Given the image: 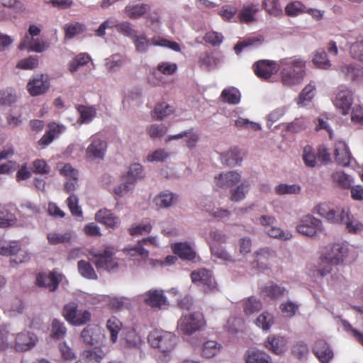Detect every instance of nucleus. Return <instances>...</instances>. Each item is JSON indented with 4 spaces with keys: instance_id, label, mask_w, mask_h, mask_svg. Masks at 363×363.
Returning <instances> with one entry per match:
<instances>
[{
    "instance_id": "nucleus-1",
    "label": "nucleus",
    "mask_w": 363,
    "mask_h": 363,
    "mask_svg": "<svg viewBox=\"0 0 363 363\" xmlns=\"http://www.w3.org/2000/svg\"><path fill=\"white\" fill-rule=\"evenodd\" d=\"M281 79L284 85L299 84L305 74V62L301 59L285 58L280 60Z\"/></svg>"
},
{
    "instance_id": "nucleus-2",
    "label": "nucleus",
    "mask_w": 363,
    "mask_h": 363,
    "mask_svg": "<svg viewBox=\"0 0 363 363\" xmlns=\"http://www.w3.org/2000/svg\"><path fill=\"white\" fill-rule=\"evenodd\" d=\"M132 41L135 45L136 52L140 53L146 52L150 45L168 48L176 52H179L181 50L180 45L177 42L170 41L160 36H154L149 40L143 33L140 35H138L137 33L132 39Z\"/></svg>"
},
{
    "instance_id": "nucleus-3",
    "label": "nucleus",
    "mask_w": 363,
    "mask_h": 363,
    "mask_svg": "<svg viewBox=\"0 0 363 363\" xmlns=\"http://www.w3.org/2000/svg\"><path fill=\"white\" fill-rule=\"evenodd\" d=\"M347 248L342 244H335L323 255L319 263L318 272L321 276L330 272L331 266L337 265L343 261Z\"/></svg>"
},
{
    "instance_id": "nucleus-4",
    "label": "nucleus",
    "mask_w": 363,
    "mask_h": 363,
    "mask_svg": "<svg viewBox=\"0 0 363 363\" xmlns=\"http://www.w3.org/2000/svg\"><path fill=\"white\" fill-rule=\"evenodd\" d=\"M90 254L93 257L92 262L98 269H102L109 272L118 271L120 264L113 247H104L102 252L91 250Z\"/></svg>"
},
{
    "instance_id": "nucleus-5",
    "label": "nucleus",
    "mask_w": 363,
    "mask_h": 363,
    "mask_svg": "<svg viewBox=\"0 0 363 363\" xmlns=\"http://www.w3.org/2000/svg\"><path fill=\"white\" fill-rule=\"evenodd\" d=\"M148 341L152 347L167 355L174 348L177 337L170 332L155 330L149 334Z\"/></svg>"
},
{
    "instance_id": "nucleus-6",
    "label": "nucleus",
    "mask_w": 363,
    "mask_h": 363,
    "mask_svg": "<svg viewBox=\"0 0 363 363\" xmlns=\"http://www.w3.org/2000/svg\"><path fill=\"white\" fill-rule=\"evenodd\" d=\"M204 325L203 314L194 312L189 315H183L178 321L177 329L184 335H192L199 330Z\"/></svg>"
},
{
    "instance_id": "nucleus-7",
    "label": "nucleus",
    "mask_w": 363,
    "mask_h": 363,
    "mask_svg": "<svg viewBox=\"0 0 363 363\" xmlns=\"http://www.w3.org/2000/svg\"><path fill=\"white\" fill-rule=\"evenodd\" d=\"M63 315L68 322L74 325H84L91 318V314L89 311L78 309V305L74 302L65 306Z\"/></svg>"
},
{
    "instance_id": "nucleus-8",
    "label": "nucleus",
    "mask_w": 363,
    "mask_h": 363,
    "mask_svg": "<svg viewBox=\"0 0 363 363\" xmlns=\"http://www.w3.org/2000/svg\"><path fill=\"white\" fill-rule=\"evenodd\" d=\"M255 74L262 80H268L280 69V62L270 60H259L252 65Z\"/></svg>"
},
{
    "instance_id": "nucleus-9",
    "label": "nucleus",
    "mask_w": 363,
    "mask_h": 363,
    "mask_svg": "<svg viewBox=\"0 0 363 363\" xmlns=\"http://www.w3.org/2000/svg\"><path fill=\"white\" fill-rule=\"evenodd\" d=\"M192 282L203 288L205 292L217 290V283L211 271L200 269L191 273Z\"/></svg>"
},
{
    "instance_id": "nucleus-10",
    "label": "nucleus",
    "mask_w": 363,
    "mask_h": 363,
    "mask_svg": "<svg viewBox=\"0 0 363 363\" xmlns=\"http://www.w3.org/2000/svg\"><path fill=\"white\" fill-rule=\"evenodd\" d=\"M81 338L88 345H101L105 340L104 330L98 325H89L81 333Z\"/></svg>"
},
{
    "instance_id": "nucleus-11",
    "label": "nucleus",
    "mask_w": 363,
    "mask_h": 363,
    "mask_svg": "<svg viewBox=\"0 0 363 363\" xmlns=\"http://www.w3.org/2000/svg\"><path fill=\"white\" fill-rule=\"evenodd\" d=\"M276 257L274 250L268 247L260 248L255 251L253 255V261L251 266L253 269L264 270L269 268L271 261Z\"/></svg>"
},
{
    "instance_id": "nucleus-12",
    "label": "nucleus",
    "mask_w": 363,
    "mask_h": 363,
    "mask_svg": "<svg viewBox=\"0 0 363 363\" xmlns=\"http://www.w3.org/2000/svg\"><path fill=\"white\" fill-rule=\"evenodd\" d=\"M155 245L156 240L155 238H147L140 240L137 245L134 247L126 249L127 255L130 257V261L137 262L139 264L140 262L145 261L148 256L149 252L142 247V245Z\"/></svg>"
},
{
    "instance_id": "nucleus-13",
    "label": "nucleus",
    "mask_w": 363,
    "mask_h": 363,
    "mask_svg": "<svg viewBox=\"0 0 363 363\" xmlns=\"http://www.w3.org/2000/svg\"><path fill=\"white\" fill-rule=\"evenodd\" d=\"M335 106L341 111L342 115H347L353 103V92L348 88L341 87L333 99Z\"/></svg>"
},
{
    "instance_id": "nucleus-14",
    "label": "nucleus",
    "mask_w": 363,
    "mask_h": 363,
    "mask_svg": "<svg viewBox=\"0 0 363 363\" xmlns=\"http://www.w3.org/2000/svg\"><path fill=\"white\" fill-rule=\"evenodd\" d=\"M107 143L98 136L91 138V143L86 150V156L90 160H103L106 152Z\"/></svg>"
},
{
    "instance_id": "nucleus-15",
    "label": "nucleus",
    "mask_w": 363,
    "mask_h": 363,
    "mask_svg": "<svg viewBox=\"0 0 363 363\" xmlns=\"http://www.w3.org/2000/svg\"><path fill=\"white\" fill-rule=\"evenodd\" d=\"M62 279V275L55 272L49 273L39 274L36 279V284L41 287L46 288L50 291L57 289L60 281Z\"/></svg>"
},
{
    "instance_id": "nucleus-16",
    "label": "nucleus",
    "mask_w": 363,
    "mask_h": 363,
    "mask_svg": "<svg viewBox=\"0 0 363 363\" xmlns=\"http://www.w3.org/2000/svg\"><path fill=\"white\" fill-rule=\"evenodd\" d=\"M37 340L36 335L33 333L29 332L18 333L16 337L15 348L17 351H27L35 345Z\"/></svg>"
},
{
    "instance_id": "nucleus-17",
    "label": "nucleus",
    "mask_w": 363,
    "mask_h": 363,
    "mask_svg": "<svg viewBox=\"0 0 363 363\" xmlns=\"http://www.w3.org/2000/svg\"><path fill=\"white\" fill-rule=\"evenodd\" d=\"M241 179L240 174L235 171L220 173L215 177L217 186L223 189H228L235 186Z\"/></svg>"
},
{
    "instance_id": "nucleus-18",
    "label": "nucleus",
    "mask_w": 363,
    "mask_h": 363,
    "mask_svg": "<svg viewBox=\"0 0 363 363\" xmlns=\"http://www.w3.org/2000/svg\"><path fill=\"white\" fill-rule=\"evenodd\" d=\"M144 301L152 308H161L167 303L162 291L152 289L143 295Z\"/></svg>"
},
{
    "instance_id": "nucleus-19",
    "label": "nucleus",
    "mask_w": 363,
    "mask_h": 363,
    "mask_svg": "<svg viewBox=\"0 0 363 363\" xmlns=\"http://www.w3.org/2000/svg\"><path fill=\"white\" fill-rule=\"evenodd\" d=\"M48 48V45L42 39L30 38L26 35L18 45L20 50L29 48L32 51L42 52Z\"/></svg>"
},
{
    "instance_id": "nucleus-20",
    "label": "nucleus",
    "mask_w": 363,
    "mask_h": 363,
    "mask_svg": "<svg viewBox=\"0 0 363 363\" xmlns=\"http://www.w3.org/2000/svg\"><path fill=\"white\" fill-rule=\"evenodd\" d=\"M184 137L186 138L185 140L186 145L191 150L196 147L200 139V135L197 132L194 131V128H191L189 130L182 131L179 134L169 135L167 141L179 140Z\"/></svg>"
},
{
    "instance_id": "nucleus-21",
    "label": "nucleus",
    "mask_w": 363,
    "mask_h": 363,
    "mask_svg": "<svg viewBox=\"0 0 363 363\" xmlns=\"http://www.w3.org/2000/svg\"><path fill=\"white\" fill-rule=\"evenodd\" d=\"M351 153L345 143L340 141L335 146V158L339 164L348 166L351 161Z\"/></svg>"
},
{
    "instance_id": "nucleus-22",
    "label": "nucleus",
    "mask_w": 363,
    "mask_h": 363,
    "mask_svg": "<svg viewBox=\"0 0 363 363\" xmlns=\"http://www.w3.org/2000/svg\"><path fill=\"white\" fill-rule=\"evenodd\" d=\"M286 342L283 337L270 335L264 342L265 347L276 354H281L286 351Z\"/></svg>"
},
{
    "instance_id": "nucleus-23",
    "label": "nucleus",
    "mask_w": 363,
    "mask_h": 363,
    "mask_svg": "<svg viewBox=\"0 0 363 363\" xmlns=\"http://www.w3.org/2000/svg\"><path fill=\"white\" fill-rule=\"evenodd\" d=\"M95 219L106 227H115L119 223V218L106 208L99 210L95 215Z\"/></svg>"
},
{
    "instance_id": "nucleus-24",
    "label": "nucleus",
    "mask_w": 363,
    "mask_h": 363,
    "mask_svg": "<svg viewBox=\"0 0 363 363\" xmlns=\"http://www.w3.org/2000/svg\"><path fill=\"white\" fill-rule=\"evenodd\" d=\"M258 5L250 3L245 4L238 13L239 20L242 23H249L255 21V16L258 11Z\"/></svg>"
},
{
    "instance_id": "nucleus-25",
    "label": "nucleus",
    "mask_w": 363,
    "mask_h": 363,
    "mask_svg": "<svg viewBox=\"0 0 363 363\" xmlns=\"http://www.w3.org/2000/svg\"><path fill=\"white\" fill-rule=\"evenodd\" d=\"M313 351L322 363H328L333 357V351L329 348L328 345L322 340H318L315 342Z\"/></svg>"
},
{
    "instance_id": "nucleus-26",
    "label": "nucleus",
    "mask_w": 363,
    "mask_h": 363,
    "mask_svg": "<svg viewBox=\"0 0 363 363\" xmlns=\"http://www.w3.org/2000/svg\"><path fill=\"white\" fill-rule=\"evenodd\" d=\"M332 216L331 220H327L331 224L343 225H345V227H354L348 212L344 209L338 208L333 209Z\"/></svg>"
},
{
    "instance_id": "nucleus-27",
    "label": "nucleus",
    "mask_w": 363,
    "mask_h": 363,
    "mask_svg": "<svg viewBox=\"0 0 363 363\" xmlns=\"http://www.w3.org/2000/svg\"><path fill=\"white\" fill-rule=\"evenodd\" d=\"M149 9L150 6L146 4H129L125 8V13L130 19H138L145 14Z\"/></svg>"
},
{
    "instance_id": "nucleus-28",
    "label": "nucleus",
    "mask_w": 363,
    "mask_h": 363,
    "mask_svg": "<svg viewBox=\"0 0 363 363\" xmlns=\"http://www.w3.org/2000/svg\"><path fill=\"white\" fill-rule=\"evenodd\" d=\"M123 177L128 184L134 185L138 180L142 179L145 177L142 165L138 163L131 164L127 174Z\"/></svg>"
},
{
    "instance_id": "nucleus-29",
    "label": "nucleus",
    "mask_w": 363,
    "mask_h": 363,
    "mask_svg": "<svg viewBox=\"0 0 363 363\" xmlns=\"http://www.w3.org/2000/svg\"><path fill=\"white\" fill-rule=\"evenodd\" d=\"M48 87V82L43 80L42 78L33 79L27 85L28 91L32 96H38L45 93Z\"/></svg>"
},
{
    "instance_id": "nucleus-30",
    "label": "nucleus",
    "mask_w": 363,
    "mask_h": 363,
    "mask_svg": "<svg viewBox=\"0 0 363 363\" xmlns=\"http://www.w3.org/2000/svg\"><path fill=\"white\" fill-rule=\"evenodd\" d=\"M174 252L183 259L192 261L196 258V252L187 243H176Z\"/></svg>"
},
{
    "instance_id": "nucleus-31",
    "label": "nucleus",
    "mask_w": 363,
    "mask_h": 363,
    "mask_svg": "<svg viewBox=\"0 0 363 363\" xmlns=\"http://www.w3.org/2000/svg\"><path fill=\"white\" fill-rule=\"evenodd\" d=\"M313 63L320 69H328L331 63L324 49L320 48L315 51L312 59Z\"/></svg>"
},
{
    "instance_id": "nucleus-32",
    "label": "nucleus",
    "mask_w": 363,
    "mask_h": 363,
    "mask_svg": "<svg viewBox=\"0 0 363 363\" xmlns=\"http://www.w3.org/2000/svg\"><path fill=\"white\" fill-rule=\"evenodd\" d=\"M177 200V197L168 191L161 192L154 199V202L160 208H168Z\"/></svg>"
},
{
    "instance_id": "nucleus-33",
    "label": "nucleus",
    "mask_w": 363,
    "mask_h": 363,
    "mask_svg": "<svg viewBox=\"0 0 363 363\" xmlns=\"http://www.w3.org/2000/svg\"><path fill=\"white\" fill-rule=\"evenodd\" d=\"M223 162L227 166H234L242 160L241 152L236 147L222 155Z\"/></svg>"
},
{
    "instance_id": "nucleus-34",
    "label": "nucleus",
    "mask_w": 363,
    "mask_h": 363,
    "mask_svg": "<svg viewBox=\"0 0 363 363\" xmlns=\"http://www.w3.org/2000/svg\"><path fill=\"white\" fill-rule=\"evenodd\" d=\"M310 123L309 120L306 117L295 118L292 122L287 123L286 130L292 133H296L305 130Z\"/></svg>"
},
{
    "instance_id": "nucleus-35",
    "label": "nucleus",
    "mask_w": 363,
    "mask_h": 363,
    "mask_svg": "<svg viewBox=\"0 0 363 363\" xmlns=\"http://www.w3.org/2000/svg\"><path fill=\"white\" fill-rule=\"evenodd\" d=\"M77 109L80 114L81 122L83 123H90L96 115V111L94 106L78 105Z\"/></svg>"
},
{
    "instance_id": "nucleus-36",
    "label": "nucleus",
    "mask_w": 363,
    "mask_h": 363,
    "mask_svg": "<svg viewBox=\"0 0 363 363\" xmlns=\"http://www.w3.org/2000/svg\"><path fill=\"white\" fill-rule=\"evenodd\" d=\"M246 363H271L269 356L262 350L248 352Z\"/></svg>"
},
{
    "instance_id": "nucleus-37",
    "label": "nucleus",
    "mask_w": 363,
    "mask_h": 363,
    "mask_svg": "<svg viewBox=\"0 0 363 363\" xmlns=\"http://www.w3.org/2000/svg\"><path fill=\"white\" fill-rule=\"evenodd\" d=\"M96 347L92 350H87L83 352L84 357L90 361L100 362L101 360L106 355L107 350L101 347Z\"/></svg>"
},
{
    "instance_id": "nucleus-38",
    "label": "nucleus",
    "mask_w": 363,
    "mask_h": 363,
    "mask_svg": "<svg viewBox=\"0 0 363 363\" xmlns=\"http://www.w3.org/2000/svg\"><path fill=\"white\" fill-rule=\"evenodd\" d=\"M173 111L174 109L171 106L163 102L155 106L152 111V116L154 118L162 120L164 118L172 114Z\"/></svg>"
},
{
    "instance_id": "nucleus-39",
    "label": "nucleus",
    "mask_w": 363,
    "mask_h": 363,
    "mask_svg": "<svg viewBox=\"0 0 363 363\" xmlns=\"http://www.w3.org/2000/svg\"><path fill=\"white\" fill-rule=\"evenodd\" d=\"M220 96L224 102L230 104H238L240 101V91L234 88L224 89Z\"/></svg>"
},
{
    "instance_id": "nucleus-40",
    "label": "nucleus",
    "mask_w": 363,
    "mask_h": 363,
    "mask_svg": "<svg viewBox=\"0 0 363 363\" xmlns=\"http://www.w3.org/2000/svg\"><path fill=\"white\" fill-rule=\"evenodd\" d=\"M262 304L261 301L255 296L246 299L243 303L244 312L246 315H251L261 310Z\"/></svg>"
},
{
    "instance_id": "nucleus-41",
    "label": "nucleus",
    "mask_w": 363,
    "mask_h": 363,
    "mask_svg": "<svg viewBox=\"0 0 363 363\" xmlns=\"http://www.w3.org/2000/svg\"><path fill=\"white\" fill-rule=\"evenodd\" d=\"M78 270L80 274L89 279H96L97 275L91 264L84 260H80L77 264Z\"/></svg>"
},
{
    "instance_id": "nucleus-42",
    "label": "nucleus",
    "mask_w": 363,
    "mask_h": 363,
    "mask_svg": "<svg viewBox=\"0 0 363 363\" xmlns=\"http://www.w3.org/2000/svg\"><path fill=\"white\" fill-rule=\"evenodd\" d=\"M91 58L86 53H80L73 58L69 63V70L74 73L79 67L84 66L89 63Z\"/></svg>"
},
{
    "instance_id": "nucleus-43",
    "label": "nucleus",
    "mask_w": 363,
    "mask_h": 363,
    "mask_svg": "<svg viewBox=\"0 0 363 363\" xmlns=\"http://www.w3.org/2000/svg\"><path fill=\"white\" fill-rule=\"evenodd\" d=\"M220 349V345L216 341L209 340L206 342L202 347V356L206 358H211L216 356Z\"/></svg>"
},
{
    "instance_id": "nucleus-44",
    "label": "nucleus",
    "mask_w": 363,
    "mask_h": 363,
    "mask_svg": "<svg viewBox=\"0 0 363 363\" xmlns=\"http://www.w3.org/2000/svg\"><path fill=\"white\" fill-rule=\"evenodd\" d=\"M122 327L121 322L115 316L110 318L106 323V328L111 333V340L116 342L118 339V333Z\"/></svg>"
},
{
    "instance_id": "nucleus-45",
    "label": "nucleus",
    "mask_w": 363,
    "mask_h": 363,
    "mask_svg": "<svg viewBox=\"0 0 363 363\" xmlns=\"http://www.w3.org/2000/svg\"><path fill=\"white\" fill-rule=\"evenodd\" d=\"M250 185L247 182H242L237 188L230 190V199L234 202H238L245 197L248 192Z\"/></svg>"
},
{
    "instance_id": "nucleus-46",
    "label": "nucleus",
    "mask_w": 363,
    "mask_h": 363,
    "mask_svg": "<svg viewBox=\"0 0 363 363\" xmlns=\"http://www.w3.org/2000/svg\"><path fill=\"white\" fill-rule=\"evenodd\" d=\"M116 30L120 34L130 38L131 40L136 35L138 31L133 28V25L128 21L118 23L116 26Z\"/></svg>"
},
{
    "instance_id": "nucleus-47",
    "label": "nucleus",
    "mask_w": 363,
    "mask_h": 363,
    "mask_svg": "<svg viewBox=\"0 0 363 363\" xmlns=\"http://www.w3.org/2000/svg\"><path fill=\"white\" fill-rule=\"evenodd\" d=\"M305 11V5L298 1H292L285 7V13L288 16H296L304 13Z\"/></svg>"
},
{
    "instance_id": "nucleus-48",
    "label": "nucleus",
    "mask_w": 363,
    "mask_h": 363,
    "mask_svg": "<svg viewBox=\"0 0 363 363\" xmlns=\"http://www.w3.org/2000/svg\"><path fill=\"white\" fill-rule=\"evenodd\" d=\"M273 323V315L268 312L262 313L255 320L256 325L264 330H269Z\"/></svg>"
},
{
    "instance_id": "nucleus-49",
    "label": "nucleus",
    "mask_w": 363,
    "mask_h": 363,
    "mask_svg": "<svg viewBox=\"0 0 363 363\" xmlns=\"http://www.w3.org/2000/svg\"><path fill=\"white\" fill-rule=\"evenodd\" d=\"M57 168L60 172V174L67 179H78V171L73 168L72 166L69 164L58 163Z\"/></svg>"
},
{
    "instance_id": "nucleus-50",
    "label": "nucleus",
    "mask_w": 363,
    "mask_h": 363,
    "mask_svg": "<svg viewBox=\"0 0 363 363\" xmlns=\"http://www.w3.org/2000/svg\"><path fill=\"white\" fill-rule=\"evenodd\" d=\"M125 60V57L122 55L118 54L113 55L106 60V69L111 72H115L123 65Z\"/></svg>"
},
{
    "instance_id": "nucleus-51",
    "label": "nucleus",
    "mask_w": 363,
    "mask_h": 363,
    "mask_svg": "<svg viewBox=\"0 0 363 363\" xmlns=\"http://www.w3.org/2000/svg\"><path fill=\"white\" fill-rule=\"evenodd\" d=\"M167 131V127L163 124H152L147 128V132L152 139L163 137Z\"/></svg>"
},
{
    "instance_id": "nucleus-52",
    "label": "nucleus",
    "mask_w": 363,
    "mask_h": 363,
    "mask_svg": "<svg viewBox=\"0 0 363 363\" xmlns=\"http://www.w3.org/2000/svg\"><path fill=\"white\" fill-rule=\"evenodd\" d=\"M20 247L16 242H0V255L4 256H11L18 253Z\"/></svg>"
},
{
    "instance_id": "nucleus-53",
    "label": "nucleus",
    "mask_w": 363,
    "mask_h": 363,
    "mask_svg": "<svg viewBox=\"0 0 363 363\" xmlns=\"http://www.w3.org/2000/svg\"><path fill=\"white\" fill-rule=\"evenodd\" d=\"M72 237L70 232H66L65 233H58L55 232L50 233L48 234V240L52 245H57L68 242Z\"/></svg>"
},
{
    "instance_id": "nucleus-54",
    "label": "nucleus",
    "mask_w": 363,
    "mask_h": 363,
    "mask_svg": "<svg viewBox=\"0 0 363 363\" xmlns=\"http://www.w3.org/2000/svg\"><path fill=\"white\" fill-rule=\"evenodd\" d=\"M16 218L6 209L0 210V227H11L15 225Z\"/></svg>"
},
{
    "instance_id": "nucleus-55",
    "label": "nucleus",
    "mask_w": 363,
    "mask_h": 363,
    "mask_svg": "<svg viewBox=\"0 0 363 363\" xmlns=\"http://www.w3.org/2000/svg\"><path fill=\"white\" fill-rule=\"evenodd\" d=\"M16 100L14 90L11 88H6L0 91V103L4 106H11Z\"/></svg>"
},
{
    "instance_id": "nucleus-56",
    "label": "nucleus",
    "mask_w": 363,
    "mask_h": 363,
    "mask_svg": "<svg viewBox=\"0 0 363 363\" xmlns=\"http://www.w3.org/2000/svg\"><path fill=\"white\" fill-rule=\"evenodd\" d=\"M84 31V25L80 23L67 24L65 27V35L67 39L73 38Z\"/></svg>"
},
{
    "instance_id": "nucleus-57",
    "label": "nucleus",
    "mask_w": 363,
    "mask_h": 363,
    "mask_svg": "<svg viewBox=\"0 0 363 363\" xmlns=\"http://www.w3.org/2000/svg\"><path fill=\"white\" fill-rule=\"evenodd\" d=\"M262 6L272 15L278 16L282 12L279 0H263Z\"/></svg>"
},
{
    "instance_id": "nucleus-58",
    "label": "nucleus",
    "mask_w": 363,
    "mask_h": 363,
    "mask_svg": "<svg viewBox=\"0 0 363 363\" xmlns=\"http://www.w3.org/2000/svg\"><path fill=\"white\" fill-rule=\"evenodd\" d=\"M266 233L269 236L281 240H286L292 237V234L287 228L285 230H283L282 228H267V231Z\"/></svg>"
},
{
    "instance_id": "nucleus-59",
    "label": "nucleus",
    "mask_w": 363,
    "mask_h": 363,
    "mask_svg": "<svg viewBox=\"0 0 363 363\" xmlns=\"http://www.w3.org/2000/svg\"><path fill=\"white\" fill-rule=\"evenodd\" d=\"M263 292L272 298H278L283 296L286 292V290L284 287L278 285H270L266 286Z\"/></svg>"
},
{
    "instance_id": "nucleus-60",
    "label": "nucleus",
    "mask_w": 363,
    "mask_h": 363,
    "mask_svg": "<svg viewBox=\"0 0 363 363\" xmlns=\"http://www.w3.org/2000/svg\"><path fill=\"white\" fill-rule=\"evenodd\" d=\"M238 13V9L233 5H223L219 10L218 14L225 21H231Z\"/></svg>"
},
{
    "instance_id": "nucleus-61",
    "label": "nucleus",
    "mask_w": 363,
    "mask_h": 363,
    "mask_svg": "<svg viewBox=\"0 0 363 363\" xmlns=\"http://www.w3.org/2000/svg\"><path fill=\"white\" fill-rule=\"evenodd\" d=\"M169 157V152H168L164 148H160L151 154H149L147 157V160L148 162H164Z\"/></svg>"
},
{
    "instance_id": "nucleus-62",
    "label": "nucleus",
    "mask_w": 363,
    "mask_h": 363,
    "mask_svg": "<svg viewBox=\"0 0 363 363\" xmlns=\"http://www.w3.org/2000/svg\"><path fill=\"white\" fill-rule=\"evenodd\" d=\"M279 308L284 316L291 318L298 311V305L291 301H288L282 303Z\"/></svg>"
},
{
    "instance_id": "nucleus-63",
    "label": "nucleus",
    "mask_w": 363,
    "mask_h": 363,
    "mask_svg": "<svg viewBox=\"0 0 363 363\" xmlns=\"http://www.w3.org/2000/svg\"><path fill=\"white\" fill-rule=\"evenodd\" d=\"M334 182H336L343 189H348L350 186V177L342 172H335L331 175Z\"/></svg>"
},
{
    "instance_id": "nucleus-64",
    "label": "nucleus",
    "mask_w": 363,
    "mask_h": 363,
    "mask_svg": "<svg viewBox=\"0 0 363 363\" xmlns=\"http://www.w3.org/2000/svg\"><path fill=\"white\" fill-rule=\"evenodd\" d=\"M350 52L354 59L363 62V40L352 43Z\"/></svg>"
}]
</instances>
